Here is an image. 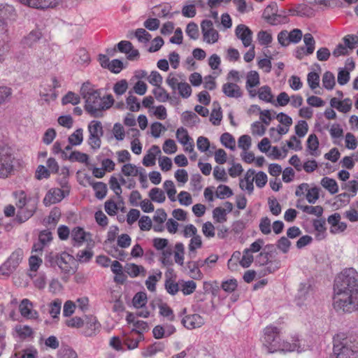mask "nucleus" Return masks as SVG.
Instances as JSON below:
<instances>
[{"label": "nucleus", "instance_id": "f257e3e1", "mask_svg": "<svg viewBox=\"0 0 358 358\" xmlns=\"http://www.w3.org/2000/svg\"><path fill=\"white\" fill-rule=\"evenodd\" d=\"M334 308L352 313L358 309V273L353 268L344 269L334 280Z\"/></svg>", "mask_w": 358, "mask_h": 358}, {"label": "nucleus", "instance_id": "f03ea898", "mask_svg": "<svg viewBox=\"0 0 358 358\" xmlns=\"http://www.w3.org/2000/svg\"><path fill=\"white\" fill-rule=\"evenodd\" d=\"M80 94L85 100V110L94 117H102L103 111L109 109L115 101L111 94L101 97L99 91L88 82L83 84Z\"/></svg>", "mask_w": 358, "mask_h": 358}, {"label": "nucleus", "instance_id": "7ed1b4c3", "mask_svg": "<svg viewBox=\"0 0 358 358\" xmlns=\"http://www.w3.org/2000/svg\"><path fill=\"white\" fill-rule=\"evenodd\" d=\"M333 343V355L331 358H357L358 343L352 336L340 333L334 337Z\"/></svg>", "mask_w": 358, "mask_h": 358}, {"label": "nucleus", "instance_id": "20e7f679", "mask_svg": "<svg viewBox=\"0 0 358 358\" xmlns=\"http://www.w3.org/2000/svg\"><path fill=\"white\" fill-rule=\"evenodd\" d=\"M16 17L15 10L10 5L0 6V62L4 60L8 52L7 41L8 39V22Z\"/></svg>", "mask_w": 358, "mask_h": 358}, {"label": "nucleus", "instance_id": "39448f33", "mask_svg": "<svg viewBox=\"0 0 358 358\" xmlns=\"http://www.w3.org/2000/svg\"><path fill=\"white\" fill-rule=\"evenodd\" d=\"M13 195L17 208L16 220L20 223L24 222L34 214L37 208L36 203L31 198H27L26 193L22 190L13 192Z\"/></svg>", "mask_w": 358, "mask_h": 358}, {"label": "nucleus", "instance_id": "423d86ee", "mask_svg": "<svg viewBox=\"0 0 358 358\" xmlns=\"http://www.w3.org/2000/svg\"><path fill=\"white\" fill-rule=\"evenodd\" d=\"M47 264L51 267L58 266L62 272L66 274H71L75 272L74 257L66 252L62 253L50 252L45 257Z\"/></svg>", "mask_w": 358, "mask_h": 358}, {"label": "nucleus", "instance_id": "0eeeda50", "mask_svg": "<svg viewBox=\"0 0 358 358\" xmlns=\"http://www.w3.org/2000/svg\"><path fill=\"white\" fill-rule=\"evenodd\" d=\"M281 341L280 332L278 327L268 326L264 329L262 339L263 345L267 349L268 353L276 352V348H279L278 343Z\"/></svg>", "mask_w": 358, "mask_h": 358}, {"label": "nucleus", "instance_id": "6e6552de", "mask_svg": "<svg viewBox=\"0 0 358 358\" xmlns=\"http://www.w3.org/2000/svg\"><path fill=\"white\" fill-rule=\"evenodd\" d=\"M89 132L88 144L93 150H98L101 148V139L103 135L102 124L98 120H92L87 126Z\"/></svg>", "mask_w": 358, "mask_h": 358}, {"label": "nucleus", "instance_id": "1a4fd4ad", "mask_svg": "<svg viewBox=\"0 0 358 358\" xmlns=\"http://www.w3.org/2000/svg\"><path fill=\"white\" fill-rule=\"evenodd\" d=\"M15 157L8 148H0V178H6L10 176L14 170Z\"/></svg>", "mask_w": 358, "mask_h": 358}, {"label": "nucleus", "instance_id": "9d476101", "mask_svg": "<svg viewBox=\"0 0 358 358\" xmlns=\"http://www.w3.org/2000/svg\"><path fill=\"white\" fill-rule=\"evenodd\" d=\"M23 255V250L20 248L13 252L8 259L0 266V274L8 276L12 273L22 262Z\"/></svg>", "mask_w": 358, "mask_h": 358}, {"label": "nucleus", "instance_id": "9b49d317", "mask_svg": "<svg viewBox=\"0 0 358 358\" xmlns=\"http://www.w3.org/2000/svg\"><path fill=\"white\" fill-rule=\"evenodd\" d=\"M82 334L87 337L96 336L101 330V324L93 315L85 316Z\"/></svg>", "mask_w": 358, "mask_h": 358}, {"label": "nucleus", "instance_id": "f8f14e48", "mask_svg": "<svg viewBox=\"0 0 358 358\" xmlns=\"http://www.w3.org/2000/svg\"><path fill=\"white\" fill-rule=\"evenodd\" d=\"M91 237L92 234L81 227H75L71 231V244L76 247H79L88 240H91Z\"/></svg>", "mask_w": 358, "mask_h": 358}, {"label": "nucleus", "instance_id": "ddd939ff", "mask_svg": "<svg viewBox=\"0 0 358 358\" xmlns=\"http://www.w3.org/2000/svg\"><path fill=\"white\" fill-rule=\"evenodd\" d=\"M313 289L306 283H301L299 286L296 301L298 306L306 304L310 302L313 299Z\"/></svg>", "mask_w": 358, "mask_h": 358}, {"label": "nucleus", "instance_id": "4468645a", "mask_svg": "<svg viewBox=\"0 0 358 358\" xmlns=\"http://www.w3.org/2000/svg\"><path fill=\"white\" fill-rule=\"evenodd\" d=\"M235 34L237 38L241 40L244 47H249L251 45L252 41V31L245 24H238L236 29Z\"/></svg>", "mask_w": 358, "mask_h": 358}, {"label": "nucleus", "instance_id": "2eb2a0df", "mask_svg": "<svg viewBox=\"0 0 358 358\" xmlns=\"http://www.w3.org/2000/svg\"><path fill=\"white\" fill-rule=\"evenodd\" d=\"M33 303L28 299H24L19 305V311L21 315L27 319H37L38 313L33 309Z\"/></svg>", "mask_w": 358, "mask_h": 358}, {"label": "nucleus", "instance_id": "dca6fc26", "mask_svg": "<svg viewBox=\"0 0 358 358\" xmlns=\"http://www.w3.org/2000/svg\"><path fill=\"white\" fill-rule=\"evenodd\" d=\"M64 191L59 188L50 189L43 199V204L50 206L61 201L65 197Z\"/></svg>", "mask_w": 358, "mask_h": 358}, {"label": "nucleus", "instance_id": "f3484780", "mask_svg": "<svg viewBox=\"0 0 358 358\" xmlns=\"http://www.w3.org/2000/svg\"><path fill=\"white\" fill-rule=\"evenodd\" d=\"M21 3L31 8L45 9L53 7L57 3V0H17Z\"/></svg>", "mask_w": 358, "mask_h": 358}, {"label": "nucleus", "instance_id": "a211bd4d", "mask_svg": "<svg viewBox=\"0 0 358 358\" xmlns=\"http://www.w3.org/2000/svg\"><path fill=\"white\" fill-rule=\"evenodd\" d=\"M292 342L289 343L287 341H281L278 343L280 345L278 348H276L277 351H283V352H293L296 350L297 352H301L303 350V348L300 345V340L298 336H294L292 338Z\"/></svg>", "mask_w": 358, "mask_h": 358}, {"label": "nucleus", "instance_id": "6ab92c4d", "mask_svg": "<svg viewBox=\"0 0 358 358\" xmlns=\"http://www.w3.org/2000/svg\"><path fill=\"white\" fill-rule=\"evenodd\" d=\"M182 323L187 329H193L201 327L204 324V320L199 314H192L183 317Z\"/></svg>", "mask_w": 358, "mask_h": 358}, {"label": "nucleus", "instance_id": "aec40b11", "mask_svg": "<svg viewBox=\"0 0 358 358\" xmlns=\"http://www.w3.org/2000/svg\"><path fill=\"white\" fill-rule=\"evenodd\" d=\"M222 92L229 98L238 99L243 96V91L235 83H227L222 85Z\"/></svg>", "mask_w": 358, "mask_h": 358}, {"label": "nucleus", "instance_id": "412c9836", "mask_svg": "<svg viewBox=\"0 0 358 358\" xmlns=\"http://www.w3.org/2000/svg\"><path fill=\"white\" fill-rule=\"evenodd\" d=\"M255 175V171L250 169L247 171L244 178L240 180V187L247 190L249 194H252L254 190Z\"/></svg>", "mask_w": 358, "mask_h": 358}, {"label": "nucleus", "instance_id": "4be33fe9", "mask_svg": "<svg viewBox=\"0 0 358 358\" xmlns=\"http://www.w3.org/2000/svg\"><path fill=\"white\" fill-rule=\"evenodd\" d=\"M144 336L143 334H134L130 331L127 335L124 340V343L127 346L128 349L133 350L138 347L141 341L143 340Z\"/></svg>", "mask_w": 358, "mask_h": 358}, {"label": "nucleus", "instance_id": "5701e85b", "mask_svg": "<svg viewBox=\"0 0 358 358\" xmlns=\"http://www.w3.org/2000/svg\"><path fill=\"white\" fill-rule=\"evenodd\" d=\"M157 306L159 310V315L164 317H166L169 321L175 320V315L171 307L162 299L156 301Z\"/></svg>", "mask_w": 358, "mask_h": 358}, {"label": "nucleus", "instance_id": "b1692460", "mask_svg": "<svg viewBox=\"0 0 358 358\" xmlns=\"http://www.w3.org/2000/svg\"><path fill=\"white\" fill-rule=\"evenodd\" d=\"M42 34L39 30H32L21 41L24 47L31 48L34 46L41 38Z\"/></svg>", "mask_w": 358, "mask_h": 358}, {"label": "nucleus", "instance_id": "393cba45", "mask_svg": "<svg viewBox=\"0 0 358 358\" xmlns=\"http://www.w3.org/2000/svg\"><path fill=\"white\" fill-rule=\"evenodd\" d=\"M124 271L131 278H136L138 275L145 276L146 275V270L143 266L134 263L127 264Z\"/></svg>", "mask_w": 358, "mask_h": 358}, {"label": "nucleus", "instance_id": "a878e982", "mask_svg": "<svg viewBox=\"0 0 358 358\" xmlns=\"http://www.w3.org/2000/svg\"><path fill=\"white\" fill-rule=\"evenodd\" d=\"M171 6L169 4L159 5L154 6L152 8V15L158 17H166L170 18L173 17L172 14H170Z\"/></svg>", "mask_w": 358, "mask_h": 358}, {"label": "nucleus", "instance_id": "bb28decb", "mask_svg": "<svg viewBox=\"0 0 358 358\" xmlns=\"http://www.w3.org/2000/svg\"><path fill=\"white\" fill-rule=\"evenodd\" d=\"M189 275L194 280H201L203 275L199 269V262L189 261L187 263Z\"/></svg>", "mask_w": 358, "mask_h": 358}, {"label": "nucleus", "instance_id": "cd10ccee", "mask_svg": "<svg viewBox=\"0 0 358 358\" xmlns=\"http://www.w3.org/2000/svg\"><path fill=\"white\" fill-rule=\"evenodd\" d=\"M202 247V240L200 235L196 234L194 236L188 245L189 256L190 258H194L196 256V250Z\"/></svg>", "mask_w": 358, "mask_h": 358}, {"label": "nucleus", "instance_id": "c85d7f7f", "mask_svg": "<svg viewBox=\"0 0 358 358\" xmlns=\"http://www.w3.org/2000/svg\"><path fill=\"white\" fill-rule=\"evenodd\" d=\"M326 221L324 219H317L314 220L313 222V226L315 230L317 231L316 238L317 240H322L325 237L326 233Z\"/></svg>", "mask_w": 358, "mask_h": 358}, {"label": "nucleus", "instance_id": "c756f323", "mask_svg": "<svg viewBox=\"0 0 358 358\" xmlns=\"http://www.w3.org/2000/svg\"><path fill=\"white\" fill-rule=\"evenodd\" d=\"M319 146V141L317 136L314 134H310L307 140V149L310 154L313 156L317 157L320 152L317 151Z\"/></svg>", "mask_w": 358, "mask_h": 358}, {"label": "nucleus", "instance_id": "7c9ffc66", "mask_svg": "<svg viewBox=\"0 0 358 358\" xmlns=\"http://www.w3.org/2000/svg\"><path fill=\"white\" fill-rule=\"evenodd\" d=\"M260 84V78L256 71H250L246 75L245 88L250 89L258 86Z\"/></svg>", "mask_w": 358, "mask_h": 358}, {"label": "nucleus", "instance_id": "2f4dec72", "mask_svg": "<svg viewBox=\"0 0 358 358\" xmlns=\"http://www.w3.org/2000/svg\"><path fill=\"white\" fill-rule=\"evenodd\" d=\"M182 122L187 126L192 127L199 122L200 120L196 113L192 111H185L181 116Z\"/></svg>", "mask_w": 358, "mask_h": 358}, {"label": "nucleus", "instance_id": "473e14b6", "mask_svg": "<svg viewBox=\"0 0 358 358\" xmlns=\"http://www.w3.org/2000/svg\"><path fill=\"white\" fill-rule=\"evenodd\" d=\"M201 28L203 36L207 35V33L210 31L213 32L212 36L213 41H217L219 38L218 32L213 28V24L211 20H204L201 23Z\"/></svg>", "mask_w": 358, "mask_h": 358}, {"label": "nucleus", "instance_id": "72a5a7b5", "mask_svg": "<svg viewBox=\"0 0 358 358\" xmlns=\"http://www.w3.org/2000/svg\"><path fill=\"white\" fill-rule=\"evenodd\" d=\"M162 277V273L160 271H157L155 274L149 275L145 282L147 289L150 292H155L156 283L161 280Z\"/></svg>", "mask_w": 358, "mask_h": 358}, {"label": "nucleus", "instance_id": "f704fd0d", "mask_svg": "<svg viewBox=\"0 0 358 358\" xmlns=\"http://www.w3.org/2000/svg\"><path fill=\"white\" fill-rule=\"evenodd\" d=\"M322 186L327 189L331 194H334L338 192V186L336 181L328 177H324L321 180Z\"/></svg>", "mask_w": 358, "mask_h": 358}, {"label": "nucleus", "instance_id": "c9c22d12", "mask_svg": "<svg viewBox=\"0 0 358 358\" xmlns=\"http://www.w3.org/2000/svg\"><path fill=\"white\" fill-rule=\"evenodd\" d=\"M296 207L303 210V212L310 214L315 215L320 217L323 214V208L321 206H301L299 203L296 204Z\"/></svg>", "mask_w": 358, "mask_h": 358}, {"label": "nucleus", "instance_id": "e433bc0d", "mask_svg": "<svg viewBox=\"0 0 358 358\" xmlns=\"http://www.w3.org/2000/svg\"><path fill=\"white\" fill-rule=\"evenodd\" d=\"M176 136L178 142L182 145H186L188 143L193 141L188 134L187 130L182 127L177 129Z\"/></svg>", "mask_w": 358, "mask_h": 358}, {"label": "nucleus", "instance_id": "4c0bfd02", "mask_svg": "<svg viewBox=\"0 0 358 358\" xmlns=\"http://www.w3.org/2000/svg\"><path fill=\"white\" fill-rule=\"evenodd\" d=\"M180 290L184 295H189L192 294L196 288V284L193 280H180Z\"/></svg>", "mask_w": 358, "mask_h": 358}, {"label": "nucleus", "instance_id": "58836bf2", "mask_svg": "<svg viewBox=\"0 0 358 358\" xmlns=\"http://www.w3.org/2000/svg\"><path fill=\"white\" fill-rule=\"evenodd\" d=\"M95 192V196L99 199H103L107 193L106 185L102 182H90Z\"/></svg>", "mask_w": 358, "mask_h": 358}, {"label": "nucleus", "instance_id": "ea45409f", "mask_svg": "<svg viewBox=\"0 0 358 358\" xmlns=\"http://www.w3.org/2000/svg\"><path fill=\"white\" fill-rule=\"evenodd\" d=\"M149 197L154 202L163 203L166 200V196L161 189L153 187L149 192Z\"/></svg>", "mask_w": 358, "mask_h": 358}, {"label": "nucleus", "instance_id": "a19ab883", "mask_svg": "<svg viewBox=\"0 0 358 358\" xmlns=\"http://www.w3.org/2000/svg\"><path fill=\"white\" fill-rule=\"evenodd\" d=\"M166 292L171 295H176L180 290V282H176L175 280L167 278L164 282Z\"/></svg>", "mask_w": 358, "mask_h": 358}, {"label": "nucleus", "instance_id": "79ce46f5", "mask_svg": "<svg viewBox=\"0 0 358 358\" xmlns=\"http://www.w3.org/2000/svg\"><path fill=\"white\" fill-rule=\"evenodd\" d=\"M259 98L267 103H273V94L271 87L268 85L261 87L258 90Z\"/></svg>", "mask_w": 358, "mask_h": 358}, {"label": "nucleus", "instance_id": "37998d69", "mask_svg": "<svg viewBox=\"0 0 358 358\" xmlns=\"http://www.w3.org/2000/svg\"><path fill=\"white\" fill-rule=\"evenodd\" d=\"M152 94L155 99L160 102H166L170 99V95L161 85L152 90Z\"/></svg>", "mask_w": 358, "mask_h": 358}, {"label": "nucleus", "instance_id": "c03bdc74", "mask_svg": "<svg viewBox=\"0 0 358 358\" xmlns=\"http://www.w3.org/2000/svg\"><path fill=\"white\" fill-rule=\"evenodd\" d=\"M71 145H79L83 141V130L81 128L77 129L68 138Z\"/></svg>", "mask_w": 358, "mask_h": 358}, {"label": "nucleus", "instance_id": "a18cd8bd", "mask_svg": "<svg viewBox=\"0 0 358 358\" xmlns=\"http://www.w3.org/2000/svg\"><path fill=\"white\" fill-rule=\"evenodd\" d=\"M174 259L176 264L182 266L184 264L185 248L182 243H177L175 245Z\"/></svg>", "mask_w": 358, "mask_h": 358}, {"label": "nucleus", "instance_id": "49530a36", "mask_svg": "<svg viewBox=\"0 0 358 358\" xmlns=\"http://www.w3.org/2000/svg\"><path fill=\"white\" fill-rule=\"evenodd\" d=\"M336 84L334 75L330 71H326L322 76V85L329 90L334 88Z\"/></svg>", "mask_w": 358, "mask_h": 358}, {"label": "nucleus", "instance_id": "de8ad7c7", "mask_svg": "<svg viewBox=\"0 0 358 358\" xmlns=\"http://www.w3.org/2000/svg\"><path fill=\"white\" fill-rule=\"evenodd\" d=\"M303 42L305 43L306 53L307 55H311L315 50V41L311 34L307 33L303 36Z\"/></svg>", "mask_w": 358, "mask_h": 358}, {"label": "nucleus", "instance_id": "09e8293b", "mask_svg": "<svg viewBox=\"0 0 358 358\" xmlns=\"http://www.w3.org/2000/svg\"><path fill=\"white\" fill-rule=\"evenodd\" d=\"M220 141L222 144L227 148H229L232 150H235L236 141L235 138L229 133H224L220 136Z\"/></svg>", "mask_w": 358, "mask_h": 358}, {"label": "nucleus", "instance_id": "8fccbe9b", "mask_svg": "<svg viewBox=\"0 0 358 358\" xmlns=\"http://www.w3.org/2000/svg\"><path fill=\"white\" fill-rule=\"evenodd\" d=\"M233 195V192L231 189L225 185H220L217 187V190L215 192V196L220 199H224L225 198H229Z\"/></svg>", "mask_w": 358, "mask_h": 358}, {"label": "nucleus", "instance_id": "3c124183", "mask_svg": "<svg viewBox=\"0 0 358 358\" xmlns=\"http://www.w3.org/2000/svg\"><path fill=\"white\" fill-rule=\"evenodd\" d=\"M67 159L70 160L71 162H78L80 163L87 164L89 156L87 154L83 153L80 151H73L70 154V155H67Z\"/></svg>", "mask_w": 358, "mask_h": 358}, {"label": "nucleus", "instance_id": "603ef678", "mask_svg": "<svg viewBox=\"0 0 358 358\" xmlns=\"http://www.w3.org/2000/svg\"><path fill=\"white\" fill-rule=\"evenodd\" d=\"M148 301L147 294L145 292H140L136 293L132 300L133 305L136 308H141L145 306Z\"/></svg>", "mask_w": 358, "mask_h": 358}, {"label": "nucleus", "instance_id": "864d4df0", "mask_svg": "<svg viewBox=\"0 0 358 358\" xmlns=\"http://www.w3.org/2000/svg\"><path fill=\"white\" fill-rule=\"evenodd\" d=\"M164 188L166 192L167 196L169 199L171 201H176V189L174 185V183L172 180H166L163 184Z\"/></svg>", "mask_w": 358, "mask_h": 358}, {"label": "nucleus", "instance_id": "5fc2aeb1", "mask_svg": "<svg viewBox=\"0 0 358 358\" xmlns=\"http://www.w3.org/2000/svg\"><path fill=\"white\" fill-rule=\"evenodd\" d=\"M131 94V92H129ZM126 103L128 109L131 112H136L140 110L141 104L136 96L129 94L127 98Z\"/></svg>", "mask_w": 358, "mask_h": 358}, {"label": "nucleus", "instance_id": "6e6d98bb", "mask_svg": "<svg viewBox=\"0 0 358 358\" xmlns=\"http://www.w3.org/2000/svg\"><path fill=\"white\" fill-rule=\"evenodd\" d=\"M291 245V241L285 236L280 238L276 243L277 248L284 254L289 252Z\"/></svg>", "mask_w": 358, "mask_h": 358}, {"label": "nucleus", "instance_id": "4d7b16f0", "mask_svg": "<svg viewBox=\"0 0 358 358\" xmlns=\"http://www.w3.org/2000/svg\"><path fill=\"white\" fill-rule=\"evenodd\" d=\"M254 261V257L252 252H251L248 248H245L243 252V256L240 260V264L243 268L249 267Z\"/></svg>", "mask_w": 358, "mask_h": 358}, {"label": "nucleus", "instance_id": "13d9d810", "mask_svg": "<svg viewBox=\"0 0 358 358\" xmlns=\"http://www.w3.org/2000/svg\"><path fill=\"white\" fill-rule=\"evenodd\" d=\"M80 96L76 93L71 91L67 92V94L62 99V103L63 105H66L68 103L77 105L80 103Z\"/></svg>", "mask_w": 358, "mask_h": 358}, {"label": "nucleus", "instance_id": "bf43d9fd", "mask_svg": "<svg viewBox=\"0 0 358 358\" xmlns=\"http://www.w3.org/2000/svg\"><path fill=\"white\" fill-rule=\"evenodd\" d=\"M60 215L61 213L59 210L57 208H55L50 211L49 215L44 220V221L48 224H52L55 226L58 222L60 218Z\"/></svg>", "mask_w": 358, "mask_h": 358}, {"label": "nucleus", "instance_id": "052dcab7", "mask_svg": "<svg viewBox=\"0 0 358 358\" xmlns=\"http://www.w3.org/2000/svg\"><path fill=\"white\" fill-rule=\"evenodd\" d=\"M62 301L59 299H55L50 304L49 313L53 318L58 317L61 311Z\"/></svg>", "mask_w": 358, "mask_h": 358}, {"label": "nucleus", "instance_id": "680f3d73", "mask_svg": "<svg viewBox=\"0 0 358 358\" xmlns=\"http://www.w3.org/2000/svg\"><path fill=\"white\" fill-rule=\"evenodd\" d=\"M213 216L217 222L223 223L227 221L226 210L221 207H217L213 210Z\"/></svg>", "mask_w": 358, "mask_h": 358}, {"label": "nucleus", "instance_id": "e2e57ef3", "mask_svg": "<svg viewBox=\"0 0 358 358\" xmlns=\"http://www.w3.org/2000/svg\"><path fill=\"white\" fill-rule=\"evenodd\" d=\"M306 197L308 203H315L320 197V189L317 187L308 188Z\"/></svg>", "mask_w": 358, "mask_h": 358}, {"label": "nucleus", "instance_id": "0e129e2a", "mask_svg": "<svg viewBox=\"0 0 358 358\" xmlns=\"http://www.w3.org/2000/svg\"><path fill=\"white\" fill-rule=\"evenodd\" d=\"M257 39L262 45H268L272 42L273 38L271 34L262 30L257 34Z\"/></svg>", "mask_w": 358, "mask_h": 358}, {"label": "nucleus", "instance_id": "69168bd1", "mask_svg": "<svg viewBox=\"0 0 358 358\" xmlns=\"http://www.w3.org/2000/svg\"><path fill=\"white\" fill-rule=\"evenodd\" d=\"M128 88V83L123 79L117 82L113 86V91L117 96L124 94Z\"/></svg>", "mask_w": 358, "mask_h": 358}, {"label": "nucleus", "instance_id": "338daca9", "mask_svg": "<svg viewBox=\"0 0 358 358\" xmlns=\"http://www.w3.org/2000/svg\"><path fill=\"white\" fill-rule=\"evenodd\" d=\"M278 12V6L276 3H273L266 6L263 12V17L268 22Z\"/></svg>", "mask_w": 358, "mask_h": 358}, {"label": "nucleus", "instance_id": "774afa93", "mask_svg": "<svg viewBox=\"0 0 358 358\" xmlns=\"http://www.w3.org/2000/svg\"><path fill=\"white\" fill-rule=\"evenodd\" d=\"M271 220L268 217H262L260 220L259 222V230L260 231L264 234L268 235L270 234L271 232Z\"/></svg>", "mask_w": 358, "mask_h": 358}]
</instances>
